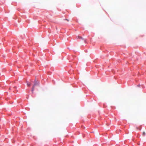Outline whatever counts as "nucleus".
Segmentation results:
<instances>
[{"label": "nucleus", "mask_w": 146, "mask_h": 146, "mask_svg": "<svg viewBox=\"0 0 146 146\" xmlns=\"http://www.w3.org/2000/svg\"><path fill=\"white\" fill-rule=\"evenodd\" d=\"M136 128L137 129H139V130H141V128H138V127H137Z\"/></svg>", "instance_id": "obj_5"}, {"label": "nucleus", "mask_w": 146, "mask_h": 146, "mask_svg": "<svg viewBox=\"0 0 146 146\" xmlns=\"http://www.w3.org/2000/svg\"><path fill=\"white\" fill-rule=\"evenodd\" d=\"M64 20H66L68 21H69V20L68 19H65Z\"/></svg>", "instance_id": "obj_6"}, {"label": "nucleus", "mask_w": 146, "mask_h": 146, "mask_svg": "<svg viewBox=\"0 0 146 146\" xmlns=\"http://www.w3.org/2000/svg\"><path fill=\"white\" fill-rule=\"evenodd\" d=\"M38 83L37 82L36 80H35V83L34 84V85L33 86L32 89V93L33 92V91L34 90L35 87L38 85Z\"/></svg>", "instance_id": "obj_1"}, {"label": "nucleus", "mask_w": 146, "mask_h": 146, "mask_svg": "<svg viewBox=\"0 0 146 146\" xmlns=\"http://www.w3.org/2000/svg\"><path fill=\"white\" fill-rule=\"evenodd\" d=\"M77 38L78 39H83V40H84V41H86V40L82 37L81 36H78L77 37Z\"/></svg>", "instance_id": "obj_2"}, {"label": "nucleus", "mask_w": 146, "mask_h": 146, "mask_svg": "<svg viewBox=\"0 0 146 146\" xmlns=\"http://www.w3.org/2000/svg\"><path fill=\"white\" fill-rule=\"evenodd\" d=\"M145 135V132H143V134H142V135H143V136H144Z\"/></svg>", "instance_id": "obj_4"}, {"label": "nucleus", "mask_w": 146, "mask_h": 146, "mask_svg": "<svg viewBox=\"0 0 146 146\" xmlns=\"http://www.w3.org/2000/svg\"><path fill=\"white\" fill-rule=\"evenodd\" d=\"M31 83H30L27 82V85L28 86H30L31 85Z\"/></svg>", "instance_id": "obj_3"}, {"label": "nucleus", "mask_w": 146, "mask_h": 146, "mask_svg": "<svg viewBox=\"0 0 146 146\" xmlns=\"http://www.w3.org/2000/svg\"><path fill=\"white\" fill-rule=\"evenodd\" d=\"M139 87L140 86V85H137Z\"/></svg>", "instance_id": "obj_7"}]
</instances>
